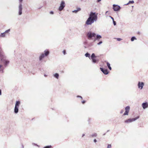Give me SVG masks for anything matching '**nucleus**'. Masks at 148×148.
Returning a JSON list of instances; mask_svg holds the SVG:
<instances>
[{
	"label": "nucleus",
	"mask_w": 148,
	"mask_h": 148,
	"mask_svg": "<svg viewBox=\"0 0 148 148\" xmlns=\"http://www.w3.org/2000/svg\"><path fill=\"white\" fill-rule=\"evenodd\" d=\"M42 7V6L41 7H40V8H38V9H40Z\"/></svg>",
	"instance_id": "obj_43"
},
{
	"label": "nucleus",
	"mask_w": 148,
	"mask_h": 148,
	"mask_svg": "<svg viewBox=\"0 0 148 148\" xmlns=\"http://www.w3.org/2000/svg\"><path fill=\"white\" fill-rule=\"evenodd\" d=\"M106 64L109 69L110 70H111L112 68L110 66V64L108 62H107Z\"/></svg>",
	"instance_id": "obj_18"
},
{
	"label": "nucleus",
	"mask_w": 148,
	"mask_h": 148,
	"mask_svg": "<svg viewBox=\"0 0 148 148\" xmlns=\"http://www.w3.org/2000/svg\"><path fill=\"white\" fill-rule=\"evenodd\" d=\"M101 71L105 75H107L108 73V72L107 69H105L102 68H100Z\"/></svg>",
	"instance_id": "obj_10"
},
{
	"label": "nucleus",
	"mask_w": 148,
	"mask_h": 148,
	"mask_svg": "<svg viewBox=\"0 0 148 148\" xmlns=\"http://www.w3.org/2000/svg\"><path fill=\"white\" fill-rule=\"evenodd\" d=\"M102 38V36L101 35L99 34H96V36L94 40V41L97 40L98 41L99 40Z\"/></svg>",
	"instance_id": "obj_12"
},
{
	"label": "nucleus",
	"mask_w": 148,
	"mask_h": 148,
	"mask_svg": "<svg viewBox=\"0 0 148 148\" xmlns=\"http://www.w3.org/2000/svg\"><path fill=\"white\" fill-rule=\"evenodd\" d=\"M50 13L51 14H53V11H51L50 12Z\"/></svg>",
	"instance_id": "obj_34"
},
{
	"label": "nucleus",
	"mask_w": 148,
	"mask_h": 148,
	"mask_svg": "<svg viewBox=\"0 0 148 148\" xmlns=\"http://www.w3.org/2000/svg\"><path fill=\"white\" fill-rule=\"evenodd\" d=\"M97 134L96 133H94L90 135L88 137L89 138L96 137L97 136Z\"/></svg>",
	"instance_id": "obj_14"
},
{
	"label": "nucleus",
	"mask_w": 148,
	"mask_h": 148,
	"mask_svg": "<svg viewBox=\"0 0 148 148\" xmlns=\"http://www.w3.org/2000/svg\"><path fill=\"white\" fill-rule=\"evenodd\" d=\"M108 12V11H107L106 12V14H107Z\"/></svg>",
	"instance_id": "obj_48"
},
{
	"label": "nucleus",
	"mask_w": 148,
	"mask_h": 148,
	"mask_svg": "<svg viewBox=\"0 0 148 148\" xmlns=\"http://www.w3.org/2000/svg\"><path fill=\"white\" fill-rule=\"evenodd\" d=\"M101 0H97V2H99L101 1Z\"/></svg>",
	"instance_id": "obj_39"
},
{
	"label": "nucleus",
	"mask_w": 148,
	"mask_h": 148,
	"mask_svg": "<svg viewBox=\"0 0 148 148\" xmlns=\"http://www.w3.org/2000/svg\"><path fill=\"white\" fill-rule=\"evenodd\" d=\"M1 95V89H0V95Z\"/></svg>",
	"instance_id": "obj_38"
},
{
	"label": "nucleus",
	"mask_w": 148,
	"mask_h": 148,
	"mask_svg": "<svg viewBox=\"0 0 148 148\" xmlns=\"http://www.w3.org/2000/svg\"><path fill=\"white\" fill-rule=\"evenodd\" d=\"M123 111L122 110H121V112H120V113L121 114H122V113H123Z\"/></svg>",
	"instance_id": "obj_40"
},
{
	"label": "nucleus",
	"mask_w": 148,
	"mask_h": 148,
	"mask_svg": "<svg viewBox=\"0 0 148 148\" xmlns=\"http://www.w3.org/2000/svg\"><path fill=\"white\" fill-rule=\"evenodd\" d=\"M109 17L111 18L112 20V21H114V18L113 17L110 16H109Z\"/></svg>",
	"instance_id": "obj_32"
},
{
	"label": "nucleus",
	"mask_w": 148,
	"mask_h": 148,
	"mask_svg": "<svg viewBox=\"0 0 148 148\" xmlns=\"http://www.w3.org/2000/svg\"><path fill=\"white\" fill-rule=\"evenodd\" d=\"M77 97H79V98H81L82 99L83 98H82V97H81V96H79V95H77Z\"/></svg>",
	"instance_id": "obj_33"
},
{
	"label": "nucleus",
	"mask_w": 148,
	"mask_h": 148,
	"mask_svg": "<svg viewBox=\"0 0 148 148\" xmlns=\"http://www.w3.org/2000/svg\"><path fill=\"white\" fill-rule=\"evenodd\" d=\"M63 54H64V55H65L66 53V51L65 50H64L63 51Z\"/></svg>",
	"instance_id": "obj_31"
},
{
	"label": "nucleus",
	"mask_w": 148,
	"mask_h": 148,
	"mask_svg": "<svg viewBox=\"0 0 148 148\" xmlns=\"http://www.w3.org/2000/svg\"><path fill=\"white\" fill-rule=\"evenodd\" d=\"M54 77L57 79H58L59 77V74L58 73H56L53 75Z\"/></svg>",
	"instance_id": "obj_20"
},
{
	"label": "nucleus",
	"mask_w": 148,
	"mask_h": 148,
	"mask_svg": "<svg viewBox=\"0 0 148 148\" xmlns=\"http://www.w3.org/2000/svg\"><path fill=\"white\" fill-rule=\"evenodd\" d=\"M44 76L45 77H46L47 76V75H46L45 74H44Z\"/></svg>",
	"instance_id": "obj_45"
},
{
	"label": "nucleus",
	"mask_w": 148,
	"mask_h": 148,
	"mask_svg": "<svg viewBox=\"0 0 148 148\" xmlns=\"http://www.w3.org/2000/svg\"><path fill=\"white\" fill-rule=\"evenodd\" d=\"M106 134V133H104V134H103V136L105 135Z\"/></svg>",
	"instance_id": "obj_49"
},
{
	"label": "nucleus",
	"mask_w": 148,
	"mask_h": 148,
	"mask_svg": "<svg viewBox=\"0 0 148 148\" xmlns=\"http://www.w3.org/2000/svg\"><path fill=\"white\" fill-rule=\"evenodd\" d=\"M142 106L144 109H145L148 107V103L147 102L143 103L142 104Z\"/></svg>",
	"instance_id": "obj_11"
},
{
	"label": "nucleus",
	"mask_w": 148,
	"mask_h": 148,
	"mask_svg": "<svg viewBox=\"0 0 148 148\" xmlns=\"http://www.w3.org/2000/svg\"><path fill=\"white\" fill-rule=\"evenodd\" d=\"M49 52L48 50H45L44 51V53H43L45 56H47L49 54Z\"/></svg>",
	"instance_id": "obj_15"
},
{
	"label": "nucleus",
	"mask_w": 148,
	"mask_h": 148,
	"mask_svg": "<svg viewBox=\"0 0 148 148\" xmlns=\"http://www.w3.org/2000/svg\"><path fill=\"white\" fill-rule=\"evenodd\" d=\"M22 5L21 3H19L18 6V14L21 15L22 14Z\"/></svg>",
	"instance_id": "obj_8"
},
{
	"label": "nucleus",
	"mask_w": 148,
	"mask_h": 148,
	"mask_svg": "<svg viewBox=\"0 0 148 148\" xmlns=\"http://www.w3.org/2000/svg\"><path fill=\"white\" fill-rule=\"evenodd\" d=\"M10 29H8L6 30L4 32L5 33V34L7 33L8 32H10Z\"/></svg>",
	"instance_id": "obj_26"
},
{
	"label": "nucleus",
	"mask_w": 148,
	"mask_h": 148,
	"mask_svg": "<svg viewBox=\"0 0 148 148\" xmlns=\"http://www.w3.org/2000/svg\"><path fill=\"white\" fill-rule=\"evenodd\" d=\"M45 57L44 55V54L42 53L41 55L39 56V59L40 61L42 59L44 58Z\"/></svg>",
	"instance_id": "obj_16"
},
{
	"label": "nucleus",
	"mask_w": 148,
	"mask_h": 148,
	"mask_svg": "<svg viewBox=\"0 0 148 148\" xmlns=\"http://www.w3.org/2000/svg\"><path fill=\"white\" fill-rule=\"evenodd\" d=\"M90 119H88V122H89L90 121Z\"/></svg>",
	"instance_id": "obj_44"
},
{
	"label": "nucleus",
	"mask_w": 148,
	"mask_h": 148,
	"mask_svg": "<svg viewBox=\"0 0 148 148\" xmlns=\"http://www.w3.org/2000/svg\"><path fill=\"white\" fill-rule=\"evenodd\" d=\"M144 85V83L143 82H138V86L139 88L141 90L143 89V86Z\"/></svg>",
	"instance_id": "obj_7"
},
{
	"label": "nucleus",
	"mask_w": 148,
	"mask_h": 148,
	"mask_svg": "<svg viewBox=\"0 0 148 148\" xmlns=\"http://www.w3.org/2000/svg\"><path fill=\"white\" fill-rule=\"evenodd\" d=\"M125 112L123 114V115H128V113L130 111V107L129 106H126L125 108Z\"/></svg>",
	"instance_id": "obj_9"
},
{
	"label": "nucleus",
	"mask_w": 148,
	"mask_h": 148,
	"mask_svg": "<svg viewBox=\"0 0 148 148\" xmlns=\"http://www.w3.org/2000/svg\"><path fill=\"white\" fill-rule=\"evenodd\" d=\"M18 109L14 108V112L15 114H17L18 112Z\"/></svg>",
	"instance_id": "obj_19"
},
{
	"label": "nucleus",
	"mask_w": 148,
	"mask_h": 148,
	"mask_svg": "<svg viewBox=\"0 0 148 148\" xmlns=\"http://www.w3.org/2000/svg\"><path fill=\"white\" fill-rule=\"evenodd\" d=\"M86 36L87 39L89 40L93 39V37H95L96 34L91 31H89L86 34Z\"/></svg>",
	"instance_id": "obj_2"
},
{
	"label": "nucleus",
	"mask_w": 148,
	"mask_h": 148,
	"mask_svg": "<svg viewBox=\"0 0 148 148\" xmlns=\"http://www.w3.org/2000/svg\"><path fill=\"white\" fill-rule=\"evenodd\" d=\"M139 116H138L135 118H132V119H128L126 120L125 121V122L126 123H130L132 122L133 121H134L137 119H139Z\"/></svg>",
	"instance_id": "obj_4"
},
{
	"label": "nucleus",
	"mask_w": 148,
	"mask_h": 148,
	"mask_svg": "<svg viewBox=\"0 0 148 148\" xmlns=\"http://www.w3.org/2000/svg\"><path fill=\"white\" fill-rule=\"evenodd\" d=\"M86 102V101H82V104H84Z\"/></svg>",
	"instance_id": "obj_35"
},
{
	"label": "nucleus",
	"mask_w": 148,
	"mask_h": 148,
	"mask_svg": "<svg viewBox=\"0 0 148 148\" xmlns=\"http://www.w3.org/2000/svg\"><path fill=\"white\" fill-rule=\"evenodd\" d=\"M65 3L64 1H62L61 3L60 4V5L59 8L58 10L60 11H61L65 7Z\"/></svg>",
	"instance_id": "obj_5"
},
{
	"label": "nucleus",
	"mask_w": 148,
	"mask_h": 148,
	"mask_svg": "<svg viewBox=\"0 0 148 148\" xmlns=\"http://www.w3.org/2000/svg\"><path fill=\"white\" fill-rule=\"evenodd\" d=\"M23 0H19V3H21L23 1Z\"/></svg>",
	"instance_id": "obj_36"
},
{
	"label": "nucleus",
	"mask_w": 148,
	"mask_h": 148,
	"mask_svg": "<svg viewBox=\"0 0 148 148\" xmlns=\"http://www.w3.org/2000/svg\"><path fill=\"white\" fill-rule=\"evenodd\" d=\"M116 39H117V40L118 41H120L122 40V39L119 38H116Z\"/></svg>",
	"instance_id": "obj_30"
},
{
	"label": "nucleus",
	"mask_w": 148,
	"mask_h": 148,
	"mask_svg": "<svg viewBox=\"0 0 148 148\" xmlns=\"http://www.w3.org/2000/svg\"><path fill=\"white\" fill-rule=\"evenodd\" d=\"M121 8L120 6L119 5L115 4H113V9L115 11H119Z\"/></svg>",
	"instance_id": "obj_6"
},
{
	"label": "nucleus",
	"mask_w": 148,
	"mask_h": 148,
	"mask_svg": "<svg viewBox=\"0 0 148 148\" xmlns=\"http://www.w3.org/2000/svg\"><path fill=\"white\" fill-rule=\"evenodd\" d=\"M2 66L1 65H0V69L1 68Z\"/></svg>",
	"instance_id": "obj_46"
},
{
	"label": "nucleus",
	"mask_w": 148,
	"mask_h": 148,
	"mask_svg": "<svg viewBox=\"0 0 148 148\" xmlns=\"http://www.w3.org/2000/svg\"><path fill=\"white\" fill-rule=\"evenodd\" d=\"M111 147V144H108L107 148H110Z\"/></svg>",
	"instance_id": "obj_28"
},
{
	"label": "nucleus",
	"mask_w": 148,
	"mask_h": 148,
	"mask_svg": "<svg viewBox=\"0 0 148 148\" xmlns=\"http://www.w3.org/2000/svg\"><path fill=\"white\" fill-rule=\"evenodd\" d=\"M130 4V3H129V2H128V3H127L126 4H125V5H128V4Z\"/></svg>",
	"instance_id": "obj_41"
},
{
	"label": "nucleus",
	"mask_w": 148,
	"mask_h": 148,
	"mask_svg": "<svg viewBox=\"0 0 148 148\" xmlns=\"http://www.w3.org/2000/svg\"><path fill=\"white\" fill-rule=\"evenodd\" d=\"M93 141H94V142H95V143H96L97 142V140L96 139H95Z\"/></svg>",
	"instance_id": "obj_37"
},
{
	"label": "nucleus",
	"mask_w": 148,
	"mask_h": 148,
	"mask_svg": "<svg viewBox=\"0 0 148 148\" xmlns=\"http://www.w3.org/2000/svg\"><path fill=\"white\" fill-rule=\"evenodd\" d=\"M98 13L91 12L89 17L86 22V24L87 25H91L95 21H96L97 19Z\"/></svg>",
	"instance_id": "obj_1"
},
{
	"label": "nucleus",
	"mask_w": 148,
	"mask_h": 148,
	"mask_svg": "<svg viewBox=\"0 0 148 148\" xmlns=\"http://www.w3.org/2000/svg\"><path fill=\"white\" fill-rule=\"evenodd\" d=\"M5 36V33L4 32L1 33L0 34V37H4Z\"/></svg>",
	"instance_id": "obj_22"
},
{
	"label": "nucleus",
	"mask_w": 148,
	"mask_h": 148,
	"mask_svg": "<svg viewBox=\"0 0 148 148\" xmlns=\"http://www.w3.org/2000/svg\"><path fill=\"white\" fill-rule=\"evenodd\" d=\"M97 56H95V53H92L90 56V58L92 62L93 63H97L99 62V60L97 59Z\"/></svg>",
	"instance_id": "obj_3"
},
{
	"label": "nucleus",
	"mask_w": 148,
	"mask_h": 148,
	"mask_svg": "<svg viewBox=\"0 0 148 148\" xmlns=\"http://www.w3.org/2000/svg\"><path fill=\"white\" fill-rule=\"evenodd\" d=\"M102 43H103V42H102V41L101 40L97 44V45H100Z\"/></svg>",
	"instance_id": "obj_24"
},
{
	"label": "nucleus",
	"mask_w": 148,
	"mask_h": 148,
	"mask_svg": "<svg viewBox=\"0 0 148 148\" xmlns=\"http://www.w3.org/2000/svg\"><path fill=\"white\" fill-rule=\"evenodd\" d=\"M35 144V145H36V146H38V145H37L36 144Z\"/></svg>",
	"instance_id": "obj_51"
},
{
	"label": "nucleus",
	"mask_w": 148,
	"mask_h": 148,
	"mask_svg": "<svg viewBox=\"0 0 148 148\" xmlns=\"http://www.w3.org/2000/svg\"><path fill=\"white\" fill-rule=\"evenodd\" d=\"M109 130H108L107 131V132H109Z\"/></svg>",
	"instance_id": "obj_50"
},
{
	"label": "nucleus",
	"mask_w": 148,
	"mask_h": 148,
	"mask_svg": "<svg viewBox=\"0 0 148 148\" xmlns=\"http://www.w3.org/2000/svg\"><path fill=\"white\" fill-rule=\"evenodd\" d=\"M81 10V9L79 8H77V10H73L72 11V12H74V13H76L78 11H79Z\"/></svg>",
	"instance_id": "obj_17"
},
{
	"label": "nucleus",
	"mask_w": 148,
	"mask_h": 148,
	"mask_svg": "<svg viewBox=\"0 0 148 148\" xmlns=\"http://www.w3.org/2000/svg\"><path fill=\"white\" fill-rule=\"evenodd\" d=\"M85 55L86 56V57L90 58V54L88 52H87V53H86L85 54Z\"/></svg>",
	"instance_id": "obj_21"
},
{
	"label": "nucleus",
	"mask_w": 148,
	"mask_h": 148,
	"mask_svg": "<svg viewBox=\"0 0 148 148\" xmlns=\"http://www.w3.org/2000/svg\"><path fill=\"white\" fill-rule=\"evenodd\" d=\"M129 3H134V1L133 0L130 1L129 2Z\"/></svg>",
	"instance_id": "obj_27"
},
{
	"label": "nucleus",
	"mask_w": 148,
	"mask_h": 148,
	"mask_svg": "<svg viewBox=\"0 0 148 148\" xmlns=\"http://www.w3.org/2000/svg\"><path fill=\"white\" fill-rule=\"evenodd\" d=\"M84 136H85V134H83L82 135V137H84Z\"/></svg>",
	"instance_id": "obj_42"
},
{
	"label": "nucleus",
	"mask_w": 148,
	"mask_h": 148,
	"mask_svg": "<svg viewBox=\"0 0 148 148\" xmlns=\"http://www.w3.org/2000/svg\"><path fill=\"white\" fill-rule=\"evenodd\" d=\"M0 71H2V72H3V70H1V69H0Z\"/></svg>",
	"instance_id": "obj_47"
},
{
	"label": "nucleus",
	"mask_w": 148,
	"mask_h": 148,
	"mask_svg": "<svg viewBox=\"0 0 148 148\" xmlns=\"http://www.w3.org/2000/svg\"><path fill=\"white\" fill-rule=\"evenodd\" d=\"M113 23L114 25H116V23L115 21L114 20V21H113Z\"/></svg>",
	"instance_id": "obj_29"
},
{
	"label": "nucleus",
	"mask_w": 148,
	"mask_h": 148,
	"mask_svg": "<svg viewBox=\"0 0 148 148\" xmlns=\"http://www.w3.org/2000/svg\"><path fill=\"white\" fill-rule=\"evenodd\" d=\"M51 145H48L45 147L43 148H51Z\"/></svg>",
	"instance_id": "obj_25"
},
{
	"label": "nucleus",
	"mask_w": 148,
	"mask_h": 148,
	"mask_svg": "<svg viewBox=\"0 0 148 148\" xmlns=\"http://www.w3.org/2000/svg\"><path fill=\"white\" fill-rule=\"evenodd\" d=\"M135 40H136V38L135 36H132L131 39L132 41H134Z\"/></svg>",
	"instance_id": "obj_23"
},
{
	"label": "nucleus",
	"mask_w": 148,
	"mask_h": 148,
	"mask_svg": "<svg viewBox=\"0 0 148 148\" xmlns=\"http://www.w3.org/2000/svg\"><path fill=\"white\" fill-rule=\"evenodd\" d=\"M20 104V101H16L15 103V106L14 108L18 109V108Z\"/></svg>",
	"instance_id": "obj_13"
}]
</instances>
